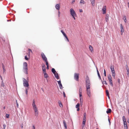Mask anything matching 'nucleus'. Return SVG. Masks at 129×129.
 Instances as JSON below:
<instances>
[{
	"mask_svg": "<svg viewBox=\"0 0 129 129\" xmlns=\"http://www.w3.org/2000/svg\"><path fill=\"white\" fill-rule=\"evenodd\" d=\"M79 11L80 12H83V10L82 9H79Z\"/></svg>",
	"mask_w": 129,
	"mask_h": 129,
	"instance_id": "obj_58",
	"label": "nucleus"
},
{
	"mask_svg": "<svg viewBox=\"0 0 129 129\" xmlns=\"http://www.w3.org/2000/svg\"><path fill=\"white\" fill-rule=\"evenodd\" d=\"M123 122L124 125H126L127 124V123L126 121H123Z\"/></svg>",
	"mask_w": 129,
	"mask_h": 129,
	"instance_id": "obj_53",
	"label": "nucleus"
},
{
	"mask_svg": "<svg viewBox=\"0 0 129 129\" xmlns=\"http://www.w3.org/2000/svg\"><path fill=\"white\" fill-rule=\"evenodd\" d=\"M92 6H94L95 5L94 0H90Z\"/></svg>",
	"mask_w": 129,
	"mask_h": 129,
	"instance_id": "obj_25",
	"label": "nucleus"
},
{
	"mask_svg": "<svg viewBox=\"0 0 129 129\" xmlns=\"http://www.w3.org/2000/svg\"><path fill=\"white\" fill-rule=\"evenodd\" d=\"M124 129H128V127L127 124L126 125H124Z\"/></svg>",
	"mask_w": 129,
	"mask_h": 129,
	"instance_id": "obj_33",
	"label": "nucleus"
},
{
	"mask_svg": "<svg viewBox=\"0 0 129 129\" xmlns=\"http://www.w3.org/2000/svg\"><path fill=\"white\" fill-rule=\"evenodd\" d=\"M79 73H75L74 75V78L75 80L78 81L79 78Z\"/></svg>",
	"mask_w": 129,
	"mask_h": 129,
	"instance_id": "obj_6",
	"label": "nucleus"
},
{
	"mask_svg": "<svg viewBox=\"0 0 129 129\" xmlns=\"http://www.w3.org/2000/svg\"><path fill=\"white\" fill-rule=\"evenodd\" d=\"M25 92L26 93V95H27V93H28L27 89H26L25 90Z\"/></svg>",
	"mask_w": 129,
	"mask_h": 129,
	"instance_id": "obj_48",
	"label": "nucleus"
},
{
	"mask_svg": "<svg viewBox=\"0 0 129 129\" xmlns=\"http://www.w3.org/2000/svg\"><path fill=\"white\" fill-rule=\"evenodd\" d=\"M2 68H3V69H5V66H4V64L3 63L2 64Z\"/></svg>",
	"mask_w": 129,
	"mask_h": 129,
	"instance_id": "obj_57",
	"label": "nucleus"
},
{
	"mask_svg": "<svg viewBox=\"0 0 129 129\" xmlns=\"http://www.w3.org/2000/svg\"><path fill=\"white\" fill-rule=\"evenodd\" d=\"M87 93L88 96L90 97L91 96V91L90 89H86Z\"/></svg>",
	"mask_w": 129,
	"mask_h": 129,
	"instance_id": "obj_10",
	"label": "nucleus"
},
{
	"mask_svg": "<svg viewBox=\"0 0 129 129\" xmlns=\"http://www.w3.org/2000/svg\"><path fill=\"white\" fill-rule=\"evenodd\" d=\"M80 3L81 4L82 3L83 4H84L85 3V2L83 0H81Z\"/></svg>",
	"mask_w": 129,
	"mask_h": 129,
	"instance_id": "obj_32",
	"label": "nucleus"
},
{
	"mask_svg": "<svg viewBox=\"0 0 129 129\" xmlns=\"http://www.w3.org/2000/svg\"><path fill=\"white\" fill-rule=\"evenodd\" d=\"M112 74V76L114 78H115V70L111 71Z\"/></svg>",
	"mask_w": 129,
	"mask_h": 129,
	"instance_id": "obj_17",
	"label": "nucleus"
},
{
	"mask_svg": "<svg viewBox=\"0 0 129 129\" xmlns=\"http://www.w3.org/2000/svg\"><path fill=\"white\" fill-rule=\"evenodd\" d=\"M43 73H44V76L45 78H47L48 77V75L46 73V72H43Z\"/></svg>",
	"mask_w": 129,
	"mask_h": 129,
	"instance_id": "obj_23",
	"label": "nucleus"
},
{
	"mask_svg": "<svg viewBox=\"0 0 129 129\" xmlns=\"http://www.w3.org/2000/svg\"><path fill=\"white\" fill-rule=\"evenodd\" d=\"M32 105L35 111V115L36 117H37L38 115V110L37 106L35 104V101L34 100L33 101Z\"/></svg>",
	"mask_w": 129,
	"mask_h": 129,
	"instance_id": "obj_1",
	"label": "nucleus"
},
{
	"mask_svg": "<svg viewBox=\"0 0 129 129\" xmlns=\"http://www.w3.org/2000/svg\"><path fill=\"white\" fill-rule=\"evenodd\" d=\"M54 74V75L55 77L57 79H59V76H58V73L57 72L55 73V74Z\"/></svg>",
	"mask_w": 129,
	"mask_h": 129,
	"instance_id": "obj_16",
	"label": "nucleus"
},
{
	"mask_svg": "<svg viewBox=\"0 0 129 129\" xmlns=\"http://www.w3.org/2000/svg\"><path fill=\"white\" fill-rule=\"evenodd\" d=\"M123 118V121H126V119H125V117L124 116H123V118Z\"/></svg>",
	"mask_w": 129,
	"mask_h": 129,
	"instance_id": "obj_43",
	"label": "nucleus"
},
{
	"mask_svg": "<svg viewBox=\"0 0 129 129\" xmlns=\"http://www.w3.org/2000/svg\"><path fill=\"white\" fill-rule=\"evenodd\" d=\"M79 95L80 96V98H81L82 96V93H79Z\"/></svg>",
	"mask_w": 129,
	"mask_h": 129,
	"instance_id": "obj_56",
	"label": "nucleus"
},
{
	"mask_svg": "<svg viewBox=\"0 0 129 129\" xmlns=\"http://www.w3.org/2000/svg\"><path fill=\"white\" fill-rule=\"evenodd\" d=\"M58 103L60 107H63V105L62 104L60 100L58 101Z\"/></svg>",
	"mask_w": 129,
	"mask_h": 129,
	"instance_id": "obj_19",
	"label": "nucleus"
},
{
	"mask_svg": "<svg viewBox=\"0 0 129 129\" xmlns=\"http://www.w3.org/2000/svg\"><path fill=\"white\" fill-rule=\"evenodd\" d=\"M123 19L124 20V22L125 23H126V17L125 16H124L123 17Z\"/></svg>",
	"mask_w": 129,
	"mask_h": 129,
	"instance_id": "obj_27",
	"label": "nucleus"
},
{
	"mask_svg": "<svg viewBox=\"0 0 129 129\" xmlns=\"http://www.w3.org/2000/svg\"><path fill=\"white\" fill-rule=\"evenodd\" d=\"M23 72L26 74H28L27 64L26 62L23 63Z\"/></svg>",
	"mask_w": 129,
	"mask_h": 129,
	"instance_id": "obj_3",
	"label": "nucleus"
},
{
	"mask_svg": "<svg viewBox=\"0 0 129 129\" xmlns=\"http://www.w3.org/2000/svg\"><path fill=\"white\" fill-rule=\"evenodd\" d=\"M23 86L25 87H28L29 86L28 84V78L26 80L24 78H23Z\"/></svg>",
	"mask_w": 129,
	"mask_h": 129,
	"instance_id": "obj_4",
	"label": "nucleus"
},
{
	"mask_svg": "<svg viewBox=\"0 0 129 129\" xmlns=\"http://www.w3.org/2000/svg\"><path fill=\"white\" fill-rule=\"evenodd\" d=\"M89 49L91 52H92L93 51V47L91 45L89 46Z\"/></svg>",
	"mask_w": 129,
	"mask_h": 129,
	"instance_id": "obj_24",
	"label": "nucleus"
},
{
	"mask_svg": "<svg viewBox=\"0 0 129 129\" xmlns=\"http://www.w3.org/2000/svg\"><path fill=\"white\" fill-rule=\"evenodd\" d=\"M63 35L66 38V39H67L68 42H69V40L67 37V36L64 33V34H63Z\"/></svg>",
	"mask_w": 129,
	"mask_h": 129,
	"instance_id": "obj_28",
	"label": "nucleus"
},
{
	"mask_svg": "<svg viewBox=\"0 0 129 129\" xmlns=\"http://www.w3.org/2000/svg\"><path fill=\"white\" fill-rule=\"evenodd\" d=\"M56 8L58 10H59L60 8V5L59 4H57L55 6Z\"/></svg>",
	"mask_w": 129,
	"mask_h": 129,
	"instance_id": "obj_13",
	"label": "nucleus"
},
{
	"mask_svg": "<svg viewBox=\"0 0 129 129\" xmlns=\"http://www.w3.org/2000/svg\"><path fill=\"white\" fill-rule=\"evenodd\" d=\"M102 11L103 12V14H105L106 12V6H104L102 9Z\"/></svg>",
	"mask_w": 129,
	"mask_h": 129,
	"instance_id": "obj_8",
	"label": "nucleus"
},
{
	"mask_svg": "<svg viewBox=\"0 0 129 129\" xmlns=\"http://www.w3.org/2000/svg\"><path fill=\"white\" fill-rule=\"evenodd\" d=\"M85 81L86 89H90V82L89 77L87 75L86 76Z\"/></svg>",
	"mask_w": 129,
	"mask_h": 129,
	"instance_id": "obj_2",
	"label": "nucleus"
},
{
	"mask_svg": "<svg viewBox=\"0 0 129 129\" xmlns=\"http://www.w3.org/2000/svg\"><path fill=\"white\" fill-rule=\"evenodd\" d=\"M79 92V93H82V89L81 88V87H80Z\"/></svg>",
	"mask_w": 129,
	"mask_h": 129,
	"instance_id": "obj_35",
	"label": "nucleus"
},
{
	"mask_svg": "<svg viewBox=\"0 0 129 129\" xmlns=\"http://www.w3.org/2000/svg\"><path fill=\"white\" fill-rule=\"evenodd\" d=\"M86 113H84V116L83 117L86 118Z\"/></svg>",
	"mask_w": 129,
	"mask_h": 129,
	"instance_id": "obj_42",
	"label": "nucleus"
},
{
	"mask_svg": "<svg viewBox=\"0 0 129 129\" xmlns=\"http://www.w3.org/2000/svg\"><path fill=\"white\" fill-rule=\"evenodd\" d=\"M63 94L64 97H65L66 96V94L64 91L63 92Z\"/></svg>",
	"mask_w": 129,
	"mask_h": 129,
	"instance_id": "obj_55",
	"label": "nucleus"
},
{
	"mask_svg": "<svg viewBox=\"0 0 129 129\" xmlns=\"http://www.w3.org/2000/svg\"><path fill=\"white\" fill-rule=\"evenodd\" d=\"M33 129H35V127L34 125H33Z\"/></svg>",
	"mask_w": 129,
	"mask_h": 129,
	"instance_id": "obj_61",
	"label": "nucleus"
},
{
	"mask_svg": "<svg viewBox=\"0 0 129 129\" xmlns=\"http://www.w3.org/2000/svg\"><path fill=\"white\" fill-rule=\"evenodd\" d=\"M118 81L119 84H120V79H118Z\"/></svg>",
	"mask_w": 129,
	"mask_h": 129,
	"instance_id": "obj_51",
	"label": "nucleus"
},
{
	"mask_svg": "<svg viewBox=\"0 0 129 129\" xmlns=\"http://www.w3.org/2000/svg\"><path fill=\"white\" fill-rule=\"evenodd\" d=\"M6 125L5 124H4L3 125V127L4 129H5V128L6 127Z\"/></svg>",
	"mask_w": 129,
	"mask_h": 129,
	"instance_id": "obj_50",
	"label": "nucleus"
},
{
	"mask_svg": "<svg viewBox=\"0 0 129 129\" xmlns=\"http://www.w3.org/2000/svg\"><path fill=\"white\" fill-rule=\"evenodd\" d=\"M3 69V71H4V72H5V71L6 70L5 69Z\"/></svg>",
	"mask_w": 129,
	"mask_h": 129,
	"instance_id": "obj_62",
	"label": "nucleus"
},
{
	"mask_svg": "<svg viewBox=\"0 0 129 129\" xmlns=\"http://www.w3.org/2000/svg\"><path fill=\"white\" fill-rule=\"evenodd\" d=\"M46 62V65L47 66H49L48 63V62L47 60V61H45Z\"/></svg>",
	"mask_w": 129,
	"mask_h": 129,
	"instance_id": "obj_47",
	"label": "nucleus"
},
{
	"mask_svg": "<svg viewBox=\"0 0 129 129\" xmlns=\"http://www.w3.org/2000/svg\"><path fill=\"white\" fill-rule=\"evenodd\" d=\"M86 118L83 117V121H86Z\"/></svg>",
	"mask_w": 129,
	"mask_h": 129,
	"instance_id": "obj_52",
	"label": "nucleus"
},
{
	"mask_svg": "<svg viewBox=\"0 0 129 129\" xmlns=\"http://www.w3.org/2000/svg\"><path fill=\"white\" fill-rule=\"evenodd\" d=\"M86 121H83L82 122V124L83 125V126H82V127H84V125L85 124V122Z\"/></svg>",
	"mask_w": 129,
	"mask_h": 129,
	"instance_id": "obj_34",
	"label": "nucleus"
},
{
	"mask_svg": "<svg viewBox=\"0 0 129 129\" xmlns=\"http://www.w3.org/2000/svg\"><path fill=\"white\" fill-rule=\"evenodd\" d=\"M80 101L81 105H82L83 103V100L82 97L80 98Z\"/></svg>",
	"mask_w": 129,
	"mask_h": 129,
	"instance_id": "obj_29",
	"label": "nucleus"
},
{
	"mask_svg": "<svg viewBox=\"0 0 129 129\" xmlns=\"http://www.w3.org/2000/svg\"><path fill=\"white\" fill-rule=\"evenodd\" d=\"M1 85L2 86H3V87H4L5 86L4 83L3 82V81H2V83Z\"/></svg>",
	"mask_w": 129,
	"mask_h": 129,
	"instance_id": "obj_41",
	"label": "nucleus"
},
{
	"mask_svg": "<svg viewBox=\"0 0 129 129\" xmlns=\"http://www.w3.org/2000/svg\"><path fill=\"white\" fill-rule=\"evenodd\" d=\"M128 7L129 8V2L128 3Z\"/></svg>",
	"mask_w": 129,
	"mask_h": 129,
	"instance_id": "obj_64",
	"label": "nucleus"
},
{
	"mask_svg": "<svg viewBox=\"0 0 129 129\" xmlns=\"http://www.w3.org/2000/svg\"><path fill=\"white\" fill-rule=\"evenodd\" d=\"M103 84H106V85L107 84V83L106 81L105 80L103 81Z\"/></svg>",
	"mask_w": 129,
	"mask_h": 129,
	"instance_id": "obj_39",
	"label": "nucleus"
},
{
	"mask_svg": "<svg viewBox=\"0 0 129 129\" xmlns=\"http://www.w3.org/2000/svg\"><path fill=\"white\" fill-rule=\"evenodd\" d=\"M72 16L74 18V19L75 20L76 19L75 17H77V15L76 16Z\"/></svg>",
	"mask_w": 129,
	"mask_h": 129,
	"instance_id": "obj_54",
	"label": "nucleus"
},
{
	"mask_svg": "<svg viewBox=\"0 0 129 129\" xmlns=\"http://www.w3.org/2000/svg\"><path fill=\"white\" fill-rule=\"evenodd\" d=\"M110 68L111 70V71L114 70V67L113 66H111Z\"/></svg>",
	"mask_w": 129,
	"mask_h": 129,
	"instance_id": "obj_31",
	"label": "nucleus"
},
{
	"mask_svg": "<svg viewBox=\"0 0 129 129\" xmlns=\"http://www.w3.org/2000/svg\"><path fill=\"white\" fill-rule=\"evenodd\" d=\"M125 67H126V69L127 70H129L128 66L127 65H126V66Z\"/></svg>",
	"mask_w": 129,
	"mask_h": 129,
	"instance_id": "obj_45",
	"label": "nucleus"
},
{
	"mask_svg": "<svg viewBox=\"0 0 129 129\" xmlns=\"http://www.w3.org/2000/svg\"><path fill=\"white\" fill-rule=\"evenodd\" d=\"M127 121V122H128L129 123V119H128Z\"/></svg>",
	"mask_w": 129,
	"mask_h": 129,
	"instance_id": "obj_63",
	"label": "nucleus"
},
{
	"mask_svg": "<svg viewBox=\"0 0 129 129\" xmlns=\"http://www.w3.org/2000/svg\"><path fill=\"white\" fill-rule=\"evenodd\" d=\"M46 66L44 64H42V68L43 71V72H46Z\"/></svg>",
	"mask_w": 129,
	"mask_h": 129,
	"instance_id": "obj_11",
	"label": "nucleus"
},
{
	"mask_svg": "<svg viewBox=\"0 0 129 129\" xmlns=\"http://www.w3.org/2000/svg\"><path fill=\"white\" fill-rule=\"evenodd\" d=\"M25 59L27 60H28V58L27 57V56H25Z\"/></svg>",
	"mask_w": 129,
	"mask_h": 129,
	"instance_id": "obj_49",
	"label": "nucleus"
},
{
	"mask_svg": "<svg viewBox=\"0 0 129 129\" xmlns=\"http://www.w3.org/2000/svg\"><path fill=\"white\" fill-rule=\"evenodd\" d=\"M41 55L43 60L45 61H47V59L44 54L43 53H41Z\"/></svg>",
	"mask_w": 129,
	"mask_h": 129,
	"instance_id": "obj_7",
	"label": "nucleus"
},
{
	"mask_svg": "<svg viewBox=\"0 0 129 129\" xmlns=\"http://www.w3.org/2000/svg\"><path fill=\"white\" fill-rule=\"evenodd\" d=\"M61 33H62L63 34H64V33L63 31V30H61Z\"/></svg>",
	"mask_w": 129,
	"mask_h": 129,
	"instance_id": "obj_59",
	"label": "nucleus"
},
{
	"mask_svg": "<svg viewBox=\"0 0 129 129\" xmlns=\"http://www.w3.org/2000/svg\"><path fill=\"white\" fill-rule=\"evenodd\" d=\"M106 92L107 95L108 96V97L109 98H110L109 97V92L108 90H106Z\"/></svg>",
	"mask_w": 129,
	"mask_h": 129,
	"instance_id": "obj_21",
	"label": "nucleus"
},
{
	"mask_svg": "<svg viewBox=\"0 0 129 129\" xmlns=\"http://www.w3.org/2000/svg\"><path fill=\"white\" fill-rule=\"evenodd\" d=\"M46 69L47 70L49 69V66H47Z\"/></svg>",
	"mask_w": 129,
	"mask_h": 129,
	"instance_id": "obj_60",
	"label": "nucleus"
},
{
	"mask_svg": "<svg viewBox=\"0 0 129 129\" xmlns=\"http://www.w3.org/2000/svg\"><path fill=\"white\" fill-rule=\"evenodd\" d=\"M16 104L17 105V107H18V103L17 102V100H16Z\"/></svg>",
	"mask_w": 129,
	"mask_h": 129,
	"instance_id": "obj_46",
	"label": "nucleus"
},
{
	"mask_svg": "<svg viewBox=\"0 0 129 129\" xmlns=\"http://www.w3.org/2000/svg\"><path fill=\"white\" fill-rule=\"evenodd\" d=\"M57 82L58 83V84L59 85V87L61 89H62L63 87L60 81L59 80V81H57Z\"/></svg>",
	"mask_w": 129,
	"mask_h": 129,
	"instance_id": "obj_12",
	"label": "nucleus"
},
{
	"mask_svg": "<svg viewBox=\"0 0 129 129\" xmlns=\"http://www.w3.org/2000/svg\"><path fill=\"white\" fill-rule=\"evenodd\" d=\"M105 19L106 22H108V16H107L105 17Z\"/></svg>",
	"mask_w": 129,
	"mask_h": 129,
	"instance_id": "obj_36",
	"label": "nucleus"
},
{
	"mask_svg": "<svg viewBox=\"0 0 129 129\" xmlns=\"http://www.w3.org/2000/svg\"><path fill=\"white\" fill-rule=\"evenodd\" d=\"M111 109L108 108L107 109V110L106 111V113L107 114H109L111 112Z\"/></svg>",
	"mask_w": 129,
	"mask_h": 129,
	"instance_id": "obj_22",
	"label": "nucleus"
},
{
	"mask_svg": "<svg viewBox=\"0 0 129 129\" xmlns=\"http://www.w3.org/2000/svg\"><path fill=\"white\" fill-rule=\"evenodd\" d=\"M127 75L128 77H129V70H127Z\"/></svg>",
	"mask_w": 129,
	"mask_h": 129,
	"instance_id": "obj_38",
	"label": "nucleus"
},
{
	"mask_svg": "<svg viewBox=\"0 0 129 129\" xmlns=\"http://www.w3.org/2000/svg\"><path fill=\"white\" fill-rule=\"evenodd\" d=\"M109 83L112 86H113V83L112 82V79L109 80Z\"/></svg>",
	"mask_w": 129,
	"mask_h": 129,
	"instance_id": "obj_20",
	"label": "nucleus"
},
{
	"mask_svg": "<svg viewBox=\"0 0 129 129\" xmlns=\"http://www.w3.org/2000/svg\"><path fill=\"white\" fill-rule=\"evenodd\" d=\"M80 104L78 103L76 106V108H77V111H78L79 110V107L80 106Z\"/></svg>",
	"mask_w": 129,
	"mask_h": 129,
	"instance_id": "obj_14",
	"label": "nucleus"
},
{
	"mask_svg": "<svg viewBox=\"0 0 129 129\" xmlns=\"http://www.w3.org/2000/svg\"><path fill=\"white\" fill-rule=\"evenodd\" d=\"M6 116L7 118H8L9 117V115L8 114H6Z\"/></svg>",
	"mask_w": 129,
	"mask_h": 129,
	"instance_id": "obj_44",
	"label": "nucleus"
},
{
	"mask_svg": "<svg viewBox=\"0 0 129 129\" xmlns=\"http://www.w3.org/2000/svg\"><path fill=\"white\" fill-rule=\"evenodd\" d=\"M28 55L29 56H30V52H31V53H33V52L32 51V50L29 48H28Z\"/></svg>",
	"mask_w": 129,
	"mask_h": 129,
	"instance_id": "obj_18",
	"label": "nucleus"
},
{
	"mask_svg": "<svg viewBox=\"0 0 129 129\" xmlns=\"http://www.w3.org/2000/svg\"><path fill=\"white\" fill-rule=\"evenodd\" d=\"M120 28L121 30V35H122L123 32L124 31V30L122 24H120Z\"/></svg>",
	"mask_w": 129,
	"mask_h": 129,
	"instance_id": "obj_9",
	"label": "nucleus"
},
{
	"mask_svg": "<svg viewBox=\"0 0 129 129\" xmlns=\"http://www.w3.org/2000/svg\"><path fill=\"white\" fill-rule=\"evenodd\" d=\"M63 124L65 128L66 129L67 128V124L66 121L64 120H63Z\"/></svg>",
	"mask_w": 129,
	"mask_h": 129,
	"instance_id": "obj_15",
	"label": "nucleus"
},
{
	"mask_svg": "<svg viewBox=\"0 0 129 129\" xmlns=\"http://www.w3.org/2000/svg\"><path fill=\"white\" fill-rule=\"evenodd\" d=\"M97 72L98 75V76L99 77V78H100L101 79V77L100 76V74L99 73V71H98V70H97Z\"/></svg>",
	"mask_w": 129,
	"mask_h": 129,
	"instance_id": "obj_37",
	"label": "nucleus"
},
{
	"mask_svg": "<svg viewBox=\"0 0 129 129\" xmlns=\"http://www.w3.org/2000/svg\"><path fill=\"white\" fill-rule=\"evenodd\" d=\"M70 12L71 15L72 16H76L77 15L75 11L72 8L70 9Z\"/></svg>",
	"mask_w": 129,
	"mask_h": 129,
	"instance_id": "obj_5",
	"label": "nucleus"
},
{
	"mask_svg": "<svg viewBox=\"0 0 129 129\" xmlns=\"http://www.w3.org/2000/svg\"><path fill=\"white\" fill-rule=\"evenodd\" d=\"M51 71L54 74H55V73L57 72L54 68H52L51 70Z\"/></svg>",
	"mask_w": 129,
	"mask_h": 129,
	"instance_id": "obj_26",
	"label": "nucleus"
},
{
	"mask_svg": "<svg viewBox=\"0 0 129 129\" xmlns=\"http://www.w3.org/2000/svg\"><path fill=\"white\" fill-rule=\"evenodd\" d=\"M108 78L109 80L112 79V78L111 75L108 76Z\"/></svg>",
	"mask_w": 129,
	"mask_h": 129,
	"instance_id": "obj_30",
	"label": "nucleus"
},
{
	"mask_svg": "<svg viewBox=\"0 0 129 129\" xmlns=\"http://www.w3.org/2000/svg\"><path fill=\"white\" fill-rule=\"evenodd\" d=\"M104 74L105 76H106V73L105 69L104 70Z\"/></svg>",
	"mask_w": 129,
	"mask_h": 129,
	"instance_id": "obj_40",
	"label": "nucleus"
}]
</instances>
